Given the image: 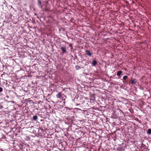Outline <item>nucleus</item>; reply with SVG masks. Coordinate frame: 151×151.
Wrapping results in <instances>:
<instances>
[{"label":"nucleus","mask_w":151,"mask_h":151,"mask_svg":"<svg viewBox=\"0 0 151 151\" xmlns=\"http://www.w3.org/2000/svg\"><path fill=\"white\" fill-rule=\"evenodd\" d=\"M116 149V150L118 151H122L125 150L124 147L121 146L118 147Z\"/></svg>","instance_id":"nucleus-3"},{"label":"nucleus","mask_w":151,"mask_h":151,"mask_svg":"<svg viewBox=\"0 0 151 151\" xmlns=\"http://www.w3.org/2000/svg\"><path fill=\"white\" fill-rule=\"evenodd\" d=\"M147 133L148 134H151V129H148L147 131Z\"/></svg>","instance_id":"nucleus-10"},{"label":"nucleus","mask_w":151,"mask_h":151,"mask_svg":"<svg viewBox=\"0 0 151 151\" xmlns=\"http://www.w3.org/2000/svg\"><path fill=\"white\" fill-rule=\"evenodd\" d=\"M122 72V71H118L117 73V75L119 76H120Z\"/></svg>","instance_id":"nucleus-7"},{"label":"nucleus","mask_w":151,"mask_h":151,"mask_svg":"<svg viewBox=\"0 0 151 151\" xmlns=\"http://www.w3.org/2000/svg\"><path fill=\"white\" fill-rule=\"evenodd\" d=\"M3 90V88L2 87H0V92H1Z\"/></svg>","instance_id":"nucleus-14"},{"label":"nucleus","mask_w":151,"mask_h":151,"mask_svg":"<svg viewBox=\"0 0 151 151\" xmlns=\"http://www.w3.org/2000/svg\"><path fill=\"white\" fill-rule=\"evenodd\" d=\"M38 118V117L37 115L34 116L33 117V120L35 121H36Z\"/></svg>","instance_id":"nucleus-9"},{"label":"nucleus","mask_w":151,"mask_h":151,"mask_svg":"<svg viewBox=\"0 0 151 151\" xmlns=\"http://www.w3.org/2000/svg\"><path fill=\"white\" fill-rule=\"evenodd\" d=\"M63 95V94H62L61 92H59L56 95V96L57 98H61L62 97Z\"/></svg>","instance_id":"nucleus-4"},{"label":"nucleus","mask_w":151,"mask_h":151,"mask_svg":"<svg viewBox=\"0 0 151 151\" xmlns=\"http://www.w3.org/2000/svg\"><path fill=\"white\" fill-rule=\"evenodd\" d=\"M42 3L41 1L40 0H38L37 4L43 10H44V8L43 7L44 4H43L42 5Z\"/></svg>","instance_id":"nucleus-2"},{"label":"nucleus","mask_w":151,"mask_h":151,"mask_svg":"<svg viewBox=\"0 0 151 151\" xmlns=\"http://www.w3.org/2000/svg\"><path fill=\"white\" fill-rule=\"evenodd\" d=\"M97 64V61L95 60H93L92 62V65L95 66Z\"/></svg>","instance_id":"nucleus-6"},{"label":"nucleus","mask_w":151,"mask_h":151,"mask_svg":"<svg viewBox=\"0 0 151 151\" xmlns=\"http://www.w3.org/2000/svg\"><path fill=\"white\" fill-rule=\"evenodd\" d=\"M135 79H132L131 80V84H133L135 82Z\"/></svg>","instance_id":"nucleus-8"},{"label":"nucleus","mask_w":151,"mask_h":151,"mask_svg":"<svg viewBox=\"0 0 151 151\" xmlns=\"http://www.w3.org/2000/svg\"><path fill=\"white\" fill-rule=\"evenodd\" d=\"M113 78L112 76H110V79H111V78Z\"/></svg>","instance_id":"nucleus-15"},{"label":"nucleus","mask_w":151,"mask_h":151,"mask_svg":"<svg viewBox=\"0 0 151 151\" xmlns=\"http://www.w3.org/2000/svg\"><path fill=\"white\" fill-rule=\"evenodd\" d=\"M128 78V76H125L123 77V79L124 80H125Z\"/></svg>","instance_id":"nucleus-11"},{"label":"nucleus","mask_w":151,"mask_h":151,"mask_svg":"<svg viewBox=\"0 0 151 151\" xmlns=\"http://www.w3.org/2000/svg\"><path fill=\"white\" fill-rule=\"evenodd\" d=\"M85 52H86V55L88 56H91L93 54V52H91L90 51L88 50H86Z\"/></svg>","instance_id":"nucleus-5"},{"label":"nucleus","mask_w":151,"mask_h":151,"mask_svg":"<svg viewBox=\"0 0 151 151\" xmlns=\"http://www.w3.org/2000/svg\"><path fill=\"white\" fill-rule=\"evenodd\" d=\"M3 108V106H1V108Z\"/></svg>","instance_id":"nucleus-16"},{"label":"nucleus","mask_w":151,"mask_h":151,"mask_svg":"<svg viewBox=\"0 0 151 151\" xmlns=\"http://www.w3.org/2000/svg\"><path fill=\"white\" fill-rule=\"evenodd\" d=\"M45 8L46 7V5H45Z\"/></svg>","instance_id":"nucleus-17"},{"label":"nucleus","mask_w":151,"mask_h":151,"mask_svg":"<svg viewBox=\"0 0 151 151\" xmlns=\"http://www.w3.org/2000/svg\"><path fill=\"white\" fill-rule=\"evenodd\" d=\"M61 50L63 54H64L67 51L66 50V48L65 47L61 46L60 47Z\"/></svg>","instance_id":"nucleus-1"},{"label":"nucleus","mask_w":151,"mask_h":151,"mask_svg":"<svg viewBox=\"0 0 151 151\" xmlns=\"http://www.w3.org/2000/svg\"><path fill=\"white\" fill-rule=\"evenodd\" d=\"M91 97H92V98H93L94 99H95V95L94 94H91Z\"/></svg>","instance_id":"nucleus-12"},{"label":"nucleus","mask_w":151,"mask_h":151,"mask_svg":"<svg viewBox=\"0 0 151 151\" xmlns=\"http://www.w3.org/2000/svg\"><path fill=\"white\" fill-rule=\"evenodd\" d=\"M69 46L71 47V49H72L73 47L72 45L71 44H70L69 45Z\"/></svg>","instance_id":"nucleus-13"}]
</instances>
